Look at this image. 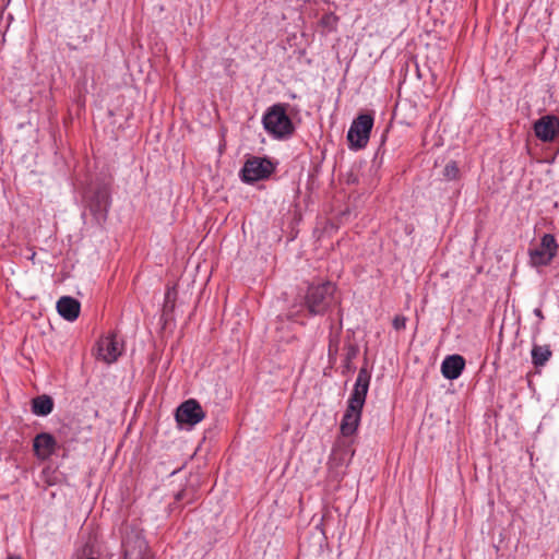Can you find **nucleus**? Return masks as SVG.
I'll list each match as a JSON object with an SVG mask.
<instances>
[{
    "label": "nucleus",
    "instance_id": "obj_1",
    "mask_svg": "<svg viewBox=\"0 0 559 559\" xmlns=\"http://www.w3.org/2000/svg\"><path fill=\"white\" fill-rule=\"evenodd\" d=\"M336 293L337 286L331 281L308 283L305 289L299 288L288 307L287 320L305 325V319L325 316L334 306L340 305Z\"/></svg>",
    "mask_w": 559,
    "mask_h": 559
},
{
    "label": "nucleus",
    "instance_id": "obj_2",
    "mask_svg": "<svg viewBox=\"0 0 559 559\" xmlns=\"http://www.w3.org/2000/svg\"><path fill=\"white\" fill-rule=\"evenodd\" d=\"M370 380L371 372L366 366H362L359 369L353 391L347 401V407L340 425V430L343 437H352L358 430L362 408L369 391Z\"/></svg>",
    "mask_w": 559,
    "mask_h": 559
},
{
    "label": "nucleus",
    "instance_id": "obj_3",
    "mask_svg": "<svg viewBox=\"0 0 559 559\" xmlns=\"http://www.w3.org/2000/svg\"><path fill=\"white\" fill-rule=\"evenodd\" d=\"M289 105L277 103L270 106L262 116V124L266 133L275 140H288L295 131V124L287 115Z\"/></svg>",
    "mask_w": 559,
    "mask_h": 559
},
{
    "label": "nucleus",
    "instance_id": "obj_4",
    "mask_svg": "<svg viewBox=\"0 0 559 559\" xmlns=\"http://www.w3.org/2000/svg\"><path fill=\"white\" fill-rule=\"evenodd\" d=\"M84 203L85 210L90 213L92 224L97 227H103L107 221L111 204L108 185L99 183L95 188L87 190L84 194ZM82 218L84 223H86V211L82 213Z\"/></svg>",
    "mask_w": 559,
    "mask_h": 559
},
{
    "label": "nucleus",
    "instance_id": "obj_5",
    "mask_svg": "<svg viewBox=\"0 0 559 559\" xmlns=\"http://www.w3.org/2000/svg\"><path fill=\"white\" fill-rule=\"evenodd\" d=\"M277 162L267 156H249L239 171L242 182L253 185L269 179L275 171Z\"/></svg>",
    "mask_w": 559,
    "mask_h": 559
},
{
    "label": "nucleus",
    "instance_id": "obj_6",
    "mask_svg": "<svg viewBox=\"0 0 559 559\" xmlns=\"http://www.w3.org/2000/svg\"><path fill=\"white\" fill-rule=\"evenodd\" d=\"M374 118L372 114H359L347 131V142L350 150H361L368 144Z\"/></svg>",
    "mask_w": 559,
    "mask_h": 559
},
{
    "label": "nucleus",
    "instance_id": "obj_7",
    "mask_svg": "<svg viewBox=\"0 0 559 559\" xmlns=\"http://www.w3.org/2000/svg\"><path fill=\"white\" fill-rule=\"evenodd\" d=\"M121 546L123 559H143L148 549L143 532L135 526L127 528Z\"/></svg>",
    "mask_w": 559,
    "mask_h": 559
},
{
    "label": "nucleus",
    "instance_id": "obj_8",
    "mask_svg": "<svg viewBox=\"0 0 559 559\" xmlns=\"http://www.w3.org/2000/svg\"><path fill=\"white\" fill-rule=\"evenodd\" d=\"M558 243L552 234H544L540 242L535 248L528 249L530 263L532 266H547L556 257Z\"/></svg>",
    "mask_w": 559,
    "mask_h": 559
},
{
    "label": "nucleus",
    "instance_id": "obj_9",
    "mask_svg": "<svg viewBox=\"0 0 559 559\" xmlns=\"http://www.w3.org/2000/svg\"><path fill=\"white\" fill-rule=\"evenodd\" d=\"M205 418L199 401L189 399L182 402L175 411V419L180 428L191 429Z\"/></svg>",
    "mask_w": 559,
    "mask_h": 559
},
{
    "label": "nucleus",
    "instance_id": "obj_10",
    "mask_svg": "<svg viewBox=\"0 0 559 559\" xmlns=\"http://www.w3.org/2000/svg\"><path fill=\"white\" fill-rule=\"evenodd\" d=\"M533 130L538 140L550 143L559 136V117L545 115L533 123Z\"/></svg>",
    "mask_w": 559,
    "mask_h": 559
},
{
    "label": "nucleus",
    "instance_id": "obj_11",
    "mask_svg": "<svg viewBox=\"0 0 559 559\" xmlns=\"http://www.w3.org/2000/svg\"><path fill=\"white\" fill-rule=\"evenodd\" d=\"M97 352L98 359H102L107 364H112L122 354V345L120 346L117 335L115 333H110L97 342Z\"/></svg>",
    "mask_w": 559,
    "mask_h": 559
},
{
    "label": "nucleus",
    "instance_id": "obj_12",
    "mask_svg": "<svg viewBox=\"0 0 559 559\" xmlns=\"http://www.w3.org/2000/svg\"><path fill=\"white\" fill-rule=\"evenodd\" d=\"M57 449V440L49 432H40L33 439V450L37 459L48 460Z\"/></svg>",
    "mask_w": 559,
    "mask_h": 559
},
{
    "label": "nucleus",
    "instance_id": "obj_13",
    "mask_svg": "<svg viewBox=\"0 0 559 559\" xmlns=\"http://www.w3.org/2000/svg\"><path fill=\"white\" fill-rule=\"evenodd\" d=\"M465 358L459 354L444 357L441 362V373L447 380H456L465 369Z\"/></svg>",
    "mask_w": 559,
    "mask_h": 559
},
{
    "label": "nucleus",
    "instance_id": "obj_14",
    "mask_svg": "<svg viewBox=\"0 0 559 559\" xmlns=\"http://www.w3.org/2000/svg\"><path fill=\"white\" fill-rule=\"evenodd\" d=\"M57 311L64 320L75 321L81 311V304L78 299L71 296H62L57 301Z\"/></svg>",
    "mask_w": 559,
    "mask_h": 559
},
{
    "label": "nucleus",
    "instance_id": "obj_15",
    "mask_svg": "<svg viewBox=\"0 0 559 559\" xmlns=\"http://www.w3.org/2000/svg\"><path fill=\"white\" fill-rule=\"evenodd\" d=\"M552 352L549 345H539L533 343L531 349L532 364L536 369H540L546 366L548 360L551 358Z\"/></svg>",
    "mask_w": 559,
    "mask_h": 559
},
{
    "label": "nucleus",
    "instance_id": "obj_16",
    "mask_svg": "<svg viewBox=\"0 0 559 559\" xmlns=\"http://www.w3.org/2000/svg\"><path fill=\"white\" fill-rule=\"evenodd\" d=\"M53 406L52 397L46 394L34 397L31 403L32 413L40 417L48 416L53 411Z\"/></svg>",
    "mask_w": 559,
    "mask_h": 559
},
{
    "label": "nucleus",
    "instance_id": "obj_17",
    "mask_svg": "<svg viewBox=\"0 0 559 559\" xmlns=\"http://www.w3.org/2000/svg\"><path fill=\"white\" fill-rule=\"evenodd\" d=\"M340 317L342 312L340 311ZM341 330H342V318H340V330L333 332L331 328L329 332V346H328V358L330 362H335L338 356L340 343H341Z\"/></svg>",
    "mask_w": 559,
    "mask_h": 559
},
{
    "label": "nucleus",
    "instance_id": "obj_18",
    "mask_svg": "<svg viewBox=\"0 0 559 559\" xmlns=\"http://www.w3.org/2000/svg\"><path fill=\"white\" fill-rule=\"evenodd\" d=\"M346 354L343 359L342 364V373L346 374L348 372H353L356 369V366L354 365L353 360L358 356L359 354V346L355 343H348L345 346Z\"/></svg>",
    "mask_w": 559,
    "mask_h": 559
},
{
    "label": "nucleus",
    "instance_id": "obj_19",
    "mask_svg": "<svg viewBox=\"0 0 559 559\" xmlns=\"http://www.w3.org/2000/svg\"><path fill=\"white\" fill-rule=\"evenodd\" d=\"M443 176L448 180H456L460 177V168L455 160H450L444 169H443Z\"/></svg>",
    "mask_w": 559,
    "mask_h": 559
},
{
    "label": "nucleus",
    "instance_id": "obj_20",
    "mask_svg": "<svg viewBox=\"0 0 559 559\" xmlns=\"http://www.w3.org/2000/svg\"><path fill=\"white\" fill-rule=\"evenodd\" d=\"M338 17L333 12H329L322 15L320 23L322 26L334 29L336 27Z\"/></svg>",
    "mask_w": 559,
    "mask_h": 559
},
{
    "label": "nucleus",
    "instance_id": "obj_21",
    "mask_svg": "<svg viewBox=\"0 0 559 559\" xmlns=\"http://www.w3.org/2000/svg\"><path fill=\"white\" fill-rule=\"evenodd\" d=\"M175 296L176 293L168 289L165 294L164 312L173 311L175 308Z\"/></svg>",
    "mask_w": 559,
    "mask_h": 559
},
{
    "label": "nucleus",
    "instance_id": "obj_22",
    "mask_svg": "<svg viewBox=\"0 0 559 559\" xmlns=\"http://www.w3.org/2000/svg\"><path fill=\"white\" fill-rule=\"evenodd\" d=\"M407 318L403 314H396L392 320V325L396 331L404 330L406 328Z\"/></svg>",
    "mask_w": 559,
    "mask_h": 559
},
{
    "label": "nucleus",
    "instance_id": "obj_23",
    "mask_svg": "<svg viewBox=\"0 0 559 559\" xmlns=\"http://www.w3.org/2000/svg\"><path fill=\"white\" fill-rule=\"evenodd\" d=\"M187 496H188V491L186 489L179 490L175 495V501L176 502L182 501L183 499H186Z\"/></svg>",
    "mask_w": 559,
    "mask_h": 559
},
{
    "label": "nucleus",
    "instance_id": "obj_24",
    "mask_svg": "<svg viewBox=\"0 0 559 559\" xmlns=\"http://www.w3.org/2000/svg\"><path fill=\"white\" fill-rule=\"evenodd\" d=\"M534 314L539 319V321L544 320V314L539 308L534 309Z\"/></svg>",
    "mask_w": 559,
    "mask_h": 559
},
{
    "label": "nucleus",
    "instance_id": "obj_25",
    "mask_svg": "<svg viewBox=\"0 0 559 559\" xmlns=\"http://www.w3.org/2000/svg\"><path fill=\"white\" fill-rule=\"evenodd\" d=\"M345 453H349L350 457L354 455V451L350 449L349 444L346 445Z\"/></svg>",
    "mask_w": 559,
    "mask_h": 559
},
{
    "label": "nucleus",
    "instance_id": "obj_26",
    "mask_svg": "<svg viewBox=\"0 0 559 559\" xmlns=\"http://www.w3.org/2000/svg\"><path fill=\"white\" fill-rule=\"evenodd\" d=\"M347 181H348V182H352V183H355V182H357L358 180H357V178H356V177H353V178H352V176H350V177L348 178V180H347Z\"/></svg>",
    "mask_w": 559,
    "mask_h": 559
},
{
    "label": "nucleus",
    "instance_id": "obj_27",
    "mask_svg": "<svg viewBox=\"0 0 559 559\" xmlns=\"http://www.w3.org/2000/svg\"><path fill=\"white\" fill-rule=\"evenodd\" d=\"M7 559H20V558H15V557H8Z\"/></svg>",
    "mask_w": 559,
    "mask_h": 559
},
{
    "label": "nucleus",
    "instance_id": "obj_28",
    "mask_svg": "<svg viewBox=\"0 0 559 559\" xmlns=\"http://www.w3.org/2000/svg\"><path fill=\"white\" fill-rule=\"evenodd\" d=\"M92 2H96L97 0H91Z\"/></svg>",
    "mask_w": 559,
    "mask_h": 559
}]
</instances>
